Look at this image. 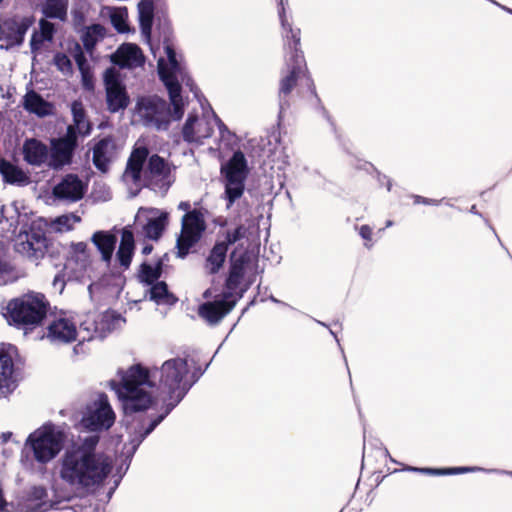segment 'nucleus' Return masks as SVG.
Returning a JSON list of instances; mask_svg holds the SVG:
<instances>
[{
	"label": "nucleus",
	"instance_id": "1",
	"mask_svg": "<svg viewBox=\"0 0 512 512\" xmlns=\"http://www.w3.org/2000/svg\"><path fill=\"white\" fill-rule=\"evenodd\" d=\"M119 380L109 381L126 415L157 408L154 416L142 415L128 426L129 443L124 454L131 458L142 441L183 400L196 382L190 374L188 361L174 357L152 369L140 364L118 371Z\"/></svg>",
	"mask_w": 512,
	"mask_h": 512
},
{
	"label": "nucleus",
	"instance_id": "2",
	"mask_svg": "<svg viewBox=\"0 0 512 512\" xmlns=\"http://www.w3.org/2000/svg\"><path fill=\"white\" fill-rule=\"evenodd\" d=\"M99 439L98 435L80 437L57 461L56 475L70 498L94 493L112 471V458L98 449Z\"/></svg>",
	"mask_w": 512,
	"mask_h": 512
},
{
	"label": "nucleus",
	"instance_id": "3",
	"mask_svg": "<svg viewBox=\"0 0 512 512\" xmlns=\"http://www.w3.org/2000/svg\"><path fill=\"white\" fill-rule=\"evenodd\" d=\"M158 63V74L168 90L173 110L165 100L157 96L142 97L135 108V117L144 126L158 130H166L171 120H179L184 113V101L181 96V86L186 85L193 91V82L185 68L177 60L172 44L165 42L163 53L160 48H151Z\"/></svg>",
	"mask_w": 512,
	"mask_h": 512
},
{
	"label": "nucleus",
	"instance_id": "4",
	"mask_svg": "<svg viewBox=\"0 0 512 512\" xmlns=\"http://www.w3.org/2000/svg\"><path fill=\"white\" fill-rule=\"evenodd\" d=\"M123 321L120 315L111 310L88 313L84 317L73 312L60 311L49 319L44 338L55 345L91 341L104 338L120 327Z\"/></svg>",
	"mask_w": 512,
	"mask_h": 512
},
{
	"label": "nucleus",
	"instance_id": "5",
	"mask_svg": "<svg viewBox=\"0 0 512 512\" xmlns=\"http://www.w3.org/2000/svg\"><path fill=\"white\" fill-rule=\"evenodd\" d=\"M148 154L146 147H136L127 161L122 178L132 196L142 187L165 194L174 181L168 163L158 155H152L147 162Z\"/></svg>",
	"mask_w": 512,
	"mask_h": 512
},
{
	"label": "nucleus",
	"instance_id": "6",
	"mask_svg": "<svg viewBox=\"0 0 512 512\" xmlns=\"http://www.w3.org/2000/svg\"><path fill=\"white\" fill-rule=\"evenodd\" d=\"M280 10L279 17L283 28V37L285 46L288 47L289 53L286 58L288 71L282 77L280 82V108H284V98H286L295 87L298 79L306 76V65L302 52L298 49L300 44V30H294L288 22L285 13L283 0H279Z\"/></svg>",
	"mask_w": 512,
	"mask_h": 512
},
{
	"label": "nucleus",
	"instance_id": "7",
	"mask_svg": "<svg viewBox=\"0 0 512 512\" xmlns=\"http://www.w3.org/2000/svg\"><path fill=\"white\" fill-rule=\"evenodd\" d=\"M66 441L67 434L62 426L46 423L29 434L23 452L32 453L40 464H47L58 456Z\"/></svg>",
	"mask_w": 512,
	"mask_h": 512
},
{
	"label": "nucleus",
	"instance_id": "8",
	"mask_svg": "<svg viewBox=\"0 0 512 512\" xmlns=\"http://www.w3.org/2000/svg\"><path fill=\"white\" fill-rule=\"evenodd\" d=\"M49 303L41 293L30 292L11 300L4 313L9 324L18 328L33 329L45 318Z\"/></svg>",
	"mask_w": 512,
	"mask_h": 512
},
{
	"label": "nucleus",
	"instance_id": "9",
	"mask_svg": "<svg viewBox=\"0 0 512 512\" xmlns=\"http://www.w3.org/2000/svg\"><path fill=\"white\" fill-rule=\"evenodd\" d=\"M178 209L187 211L182 218L181 233L177 239V256L184 258L190 252V249L200 240L206 229L203 214L199 210L190 209L189 202H180Z\"/></svg>",
	"mask_w": 512,
	"mask_h": 512
},
{
	"label": "nucleus",
	"instance_id": "10",
	"mask_svg": "<svg viewBox=\"0 0 512 512\" xmlns=\"http://www.w3.org/2000/svg\"><path fill=\"white\" fill-rule=\"evenodd\" d=\"M115 420L116 414L107 395L100 393L86 404L81 423L90 431L100 432L110 429Z\"/></svg>",
	"mask_w": 512,
	"mask_h": 512
},
{
	"label": "nucleus",
	"instance_id": "11",
	"mask_svg": "<svg viewBox=\"0 0 512 512\" xmlns=\"http://www.w3.org/2000/svg\"><path fill=\"white\" fill-rule=\"evenodd\" d=\"M225 181V195L229 208L244 192V183L248 175L247 160L241 151H236L221 168Z\"/></svg>",
	"mask_w": 512,
	"mask_h": 512
},
{
	"label": "nucleus",
	"instance_id": "12",
	"mask_svg": "<svg viewBox=\"0 0 512 512\" xmlns=\"http://www.w3.org/2000/svg\"><path fill=\"white\" fill-rule=\"evenodd\" d=\"M68 493H59L54 490L53 497L49 495L48 490L43 486L31 487L26 495L18 504L19 512H47L52 509H58L62 500H69Z\"/></svg>",
	"mask_w": 512,
	"mask_h": 512
},
{
	"label": "nucleus",
	"instance_id": "13",
	"mask_svg": "<svg viewBox=\"0 0 512 512\" xmlns=\"http://www.w3.org/2000/svg\"><path fill=\"white\" fill-rule=\"evenodd\" d=\"M34 23L32 16L14 15L0 19V49L20 46L27 30Z\"/></svg>",
	"mask_w": 512,
	"mask_h": 512
},
{
	"label": "nucleus",
	"instance_id": "14",
	"mask_svg": "<svg viewBox=\"0 0 512 512\" xmlns=\"http://www.w3.org/2000/svg\"><path fill=\"white\" fill-rule=\"evenodd\" d=\"M92 255L85 242L72 243L65 270L70 278L82 281L91 277Z\"/></svg>",
	"mask_w": 512,
	"mask_h": 512
},
{
	"label": "nucleus",
	"instance_id": "15",
	"mask_svg": "<svg viewBox=\"0 0 512 512\" xmlns=\"http://www.w3.org/2000/svg\"><path fill=\"white\" fill-rule=\"evenodd\" d=\"M135 224L142 234L151 240H158L168 224V213L157 208H139Z\"/></svg>",
	"mask_w": 512,
	"mask_h": 512
},
{
	"label": "nucleus",
	"instance_id": "16",
	"mask_svg": "<svg viewBox=\"0 0 512 512\" xmlns=\"http://www.w3.org/2000/svg\"><path fill=\"white\" fill-rule=\"evenodd\" d=\"M218 117L212 113L202 117L189 115L182 129L183 139L188 143L201 145L210 138Z\"/></svg>",
	"mask_w": 512,
	"mask_h": 512
},
{
	"label": "nucleus",
	"instance_id": "17",
	"mask_svg": "<svg viewBox=\"0 0 512 512\" xmlns=\"http://www.w3.org/2000/svg\"><path fill=\"white\" fill-rule=\"evenodd\" d=\"M104 84L109 111L115 113L124 110L128 106L129 97L115 69L111 68L106 70L104 74Z\"/></svg>",
	"mask_w": 512,
	"mask_h": 512
},
{
	"label": "nucleus",
	"instance_id": "18",
	"mask_svg": "<svg viewBox=\"0 0 512 512\" xmlns=\"http://www.w3.org/2000/svg\"><path fill=\"white\" fill-rule=\"evenodd\" d=\"M17 348L8 345L0 349V398L7 397L17 386L14 374V357Z\"/></svg>",
	"mask_w": 512,
	"mask_h": 512
},
{
	"label": "nucleus",
	"instance_id": "19",
	"mask_svg": "<svg viewBox=\"0 0 512 512\" xmlns=\"http://www.w3.org/2000/svg\"><path fill=\"white\" fill-rule=\"evenodd\" d=\"M76 145V133H73L72 128H67V132L64 137L52 141L50 166L57 169L69 164Z\"/></svg>",
	"mask_w": 512,
	"mask_h": 512
},
{
	"label": "nucleus",
	"instance_id": "20",
	"mask_svg": "<svg viewBox=\"0 0 512 512\" xmlns=\"http://www.w3.org/2000/svg\"><path fill=\"white\" fill-rule=\"evenodd\" d=\"M231 292H225L220 300L206 302L199 307V315L210 325L218 324L236 305Z\"/></svg>",
	"mask_w": 512,
	"mask_h": 512
},
{
	"label": "nucleus",
	"instance_id": "21",
	"mask_svg": "<svg viewBox=\"0 0 512 512\" xmlns=\"http://www.w3.org/2000/svg\"><path fill=\"white\" fill-rule=\"evenodd\" d=\"M92 152L95 167L101 172H106L117 159L120 146L113 137H105L94 145Z\"/></svg>",
	"mask_w": 512,
	"mask_h": 512
},
{
	"label": "nucleus",
	"instance_id": "22",
	"mask_svg": "<svg viewBox=\"0 0 512 512\" xmlns=\"http://www.w3.org/2000/svg\"><path fill=\"white\" fill-rule=\"evenodd\" d=\"M86 184L74 174H68L54 186L53 195L56 199L65 202H77L83 198Z\"/></svg>",
	"mask_w": 512,
	"mask_h": 512
},
{
	"label": "nucleus",
	"instance_id": "23",
	"mask_svg": "<svg viewBox=\"0 0 512 512\" xmlns=\"http://www.w3.org/2000/svg\"><path fill=\"white\" fill-rule=\"evenodd\" d=\"M252 269V262L250 256L247 253H242L237 255L236 252L231 254V263L229 274L226 279V288L227 292H231L233 294L236 291L242 281L244 280L245 275Z\"/></svg>",
	"mask_w": 512,
	"mask_h": 512
},
{
	"label": "nucleus",
	"instance_id": "24",
	"mask_svg": "<svg viewBox=\"0 0 512 512\" xmlns=\"http://www.w3.org/2000/svg\"><path fill=\"white\" fill-rule=\"evenodd\" d=\"M45 246V237L39 232L19 231L15 240V249L27 257H38Z\"/></svg>",
	"mask_w": 512,
	"mask_h": 512
},
{
	"label": "nucleus",
	"instance_id": "25",
	"mask_svg": "<svg viewBox=\"0 0 512 512\" xmlns=\"http://www.w3.org/2000/svg\"><path fill=\"white\" fill-rule=\"evenodd\" d=\"M112 61L124 68H136L144 63L141 49L132 43L122 44L112 55Z\"/></svg>",
	"mask_w": 512,
	"mask_h": 512
},
{
	"label": "nucleus",
	"instance_id": "26",
	"mask_svg": "<svg viewBox=\"0 0 512 512\" xmlns=\"http://www.w3.org/2000/svg\"><path fill=\"white\" fill-rule=\"evenodd\" d=\"M135 250V239L131 230L124 228L121 232V240L116 252V261L123 270L129 268Z\"/></svg>",
	"mask_w": 512,
	"mask_h": 512
},
{
	"label": "nucleus",
	"instance_id": "27",
	"mask_svg": "<svg viewBox=\"0 0 512 512\" xmlns=\"http://www.w3.org/2000/svg\"><path fill=\"white\" fill-rule=\"evenodd\" d=\"M91 241L100 252L102 261L110 264L117 243L116 236L107 231H97L92 235Z\"/></svg>",
	"mask_w": 512,
	"mask_h": 512
},
{
	"label": "nucleus",
	"instance_id": "28",
	"mask_svg": "<svg viewBox=\"0 0 512 512\" xmlns=\"http://www.w3.org/2000/svg\"><path fill=\"white\" fill-rule=\"evenodd\" d=\"M54 24L47 21L46 19H41L39 21V30H35L32 33L30 40V48L33 54H36L45 43H50L54 37Z\"/></svg>",
	"mask_w": 512,
	"mask_h": 512
},
{
	"label": "nucleus",
	"instance_id": "29",
	"mask_svg": "<svg viewBox=\"0 0 512 512\" xmlns=\"http://www.w3.org/2000/svg\"><path fill=\"white\" fill-rule=\"evenodd\" d=\"M24 159L31 165L40 166L48 159L47 146L36 139H29L23 145Z\"/></svg>",
	"mask_w": 512,
	"mask_h": 512
},
{
	"label": "nucleus",
	"instance_id": "30",
	"mask_svg": "<svg viewBox=\"0 0 512 512\" xmlns=\"http://www.w3.org/2000/svg\"><path fill=\"white\" fill-rule=\"evenodd\" d=\"M71 112L73 116V124L69 125L68 128H72L73 133H76L77 136L89 135L91 126L89 121L86 119V113L82 102L74 101L71 104Z\"/></svg>",
	"mask_w": 512,
	"mask_h": 512
},
{
	"label": "nucleus",
	"instance_id": "31",
	"mask_svg": "<svg viewBox=\"0 0 512 512\" xmlns=\"http://www.w3.org/2000/svg\"><path fill=\"white\" fill-rule=\"evenodd\" d=\"M138 14L142 36L149 41L154 16L153 0H141L138 4Z\"/></svg>",
	"mask_w": 512,
	"mask_h": 512
},
{
	"label": "nucleus",
	"instance_id": "32",
	"mask_svg": "<svg viewBox=\"0 0 512 512\" xmlns=\"http://www.w3.org/2000/svg\"><path fill=\"white\" fill-rule=\"evenodd\" d=\"M24 108L40 117L52 114L53 107L35 91H29L24 97Z\"/></svg>",
	"mask_w": 512,
	"mask_h": 512
},
{
	"label": "nucleus",
	"instance_id": "33",
	"mask_svg": "<svg viewBox=\"0 0 512 512\" xmlns=\"http://www.w3.org/2000/svg\"><path fill=\"white\" fill-rule=\"evenodd\" d=\"M227 243L217 241L211 249L205 263V269L209 274L217 273L223 266L227 256Z\"/></svg>",
	"mask_w": 512,
	"mask_h": 512
},
{
	"label": "nucleus",
	"instance_id": "34",
	"mask_svg": "<svg viewBox=\"0 0 512 512\" xmlns=\"http://www.w3.org/2000/svg\"><path fill=\"white\" fill-rule=\"evenodd\" d=\"M76 64L81 73V81L82 86L87 91H92L94 89V78L90 69V65L85 58L84 53L82 52L79 45L76 46V53L74 55Z\"/></svg>",
	"mask_w": 512,
	"mask_h": 512
},
{
	"label": "nucleus",
	"instance_id": "35",
	"mask_svg": "<svg viewBox=\"0 0 512 512\" xmlns=\"http://www.w3.org/2000/svg\"><path fill=\"white\" fill-rule=\"evenodd\" d=\"M106 29L100 24H94L86 28L82 36L84 48L90 56L93 55V49L96 44L103 40Z\"/></svg>",
	"mask_w": 512,
	"mask_h": 512
},
{
	"label": "nucleus",
	"instance_id": "36",
	"mask_svg": "<svg viewBox=\"0 0 512 512\" xmlns=\"http://www.w3.org/2000/svg\"><path fill=\"white\" fill-rule=\"evenodd\" d=\"M0 173L4 180L11 184L21 185L28 181L27 176L21 169L4 160L0 161Z\"/></svg>",
	"mask_w": 512,
	"mask_h": 512
},
{
	"label": "nucleus",
	"instance_id": "37",
	"mask_svg": "<svg viewBox=\"0 0 512 512\" xmlns=\"http://www.w3.org/2000/svg\"><path fill=\"white\" fill-rule=\"evenodd\" d=\"M42 11L48 18L63 20L67 12V0H45Z\"/></svg>",
	"mask_w": 512,
	"mask_h": 512
},
{
	"label": "nucleus",
	"instance_id": "38",
	"mask_svg": "<svg viewBox=\"0 0 512 512\" xmlns=\"http://www.w3.org/2000/svg\"><path fill=\"white\" fill-rule=\"evenodd\" d=\"M162 263L157 261L155 264L142 263L139 270V278L147 285H152L158 282L161 275Z\"/></svg>",
	"mask_w": 512,
	"mask_h": 512
},
{
	"label": "nucleus",
	"instance_id": "39",
	"mask_svg": "<svg viewBox=\"0 0 512 512\" xmlns=\"http://www.w3.org/2000/svg\"><path fill=\"white\" fill-rule=\"evenodd\" d=\"M150 286L148 293L151 300L158 304H171L174 302L173 296L168 292L165 282L158 281Z\"/></svg>",
	"mask_w": 512,
	"mask_h": 512
},
{
	"label": "nucleus",
	"instance_id": "40",
	"mask_svg": "<svg viewBox=\"0 0 512 512\" xmlns=\"http://www.w3.org/2000/svg\"><path fill=\"white\" fill-rule=\"evenodd\" d=\"M405 470L415 471L429 475H451V474H462L466 472H473L479 470L476 467H456V468H416V467H407Z\"/></svg>",
	"mask_w": 512,
	"mask_h": 512
},
{
	"label": "nucleus",
	"instance_id": "41",
	"mask_svg": "<svg viewBox=\"0 0 512 512\" xmlns=\"http://www.w3.org/2000/svg\"><path fill=\"white\" fill-rule=\"evenodd\" d=\"M107 11L112 25L119 33H124L129 30L127 25L128 14L126 8H107Z\"/></svg>",
	"mask_w": 512,
	"mask_h": 512
},
{
	"label": "nucleus",
	"instance_id": "42",
	"mask_svg": "<svg viewBox=\"0 0 512 512\" xmlns=\"http://www.w3.org/2000/svg\"><path fill=\"white\" fill-rule=\"evenodd\" d=\"M215 126H217L219 130V149L221 146L231 148L236 144L237 137L235 133L231 132L219 118Z\"/></svg>",
	"mask_w": 512,
	"mask_h": 512
},
{
	"label": "nucleus",
	"instance_id": "43",
	"mask_svg": "<svg viewBox=\"0 0 512 512\" xmlns=\"http://www.w3.org/2000/svg\"><path fill=\"white\" fill-rule=\"evenodd\" d=\"M248 234V228L244 224H238L234 228L227 229L225 233V239L221 240L222 243H227V247L229 245L240 242L245 239Z\"/></svg>",
	"mask_w": 512,
	"mask_h": 512
},
{
	"label": "nucleus",
	"instance_id": "44",
	"mask_svg": "<svg viewBox=\"0 0 512 512\" xmlns=\"http://www.w3.org/2000/svg\"><path fill=\"white\" fill-rule=\"evenodd\" d=\"M81 218L75 214H66L58 217L55 222V229L59 232L71 230L76 223H79Z\"/></svg>",
	"mask_w": 512,
	"mask_h": 512
},
{
	"label": "nucleus",
	"instance_id": "45",
	"mask_svg": "<svg viewBox=\"0 0 512 512\" xmlns=\"http://www.w3.org/2000/svg\"><path fill=\"white\" fill-rule=\"evenodd\" d=\"M53 63L64 76H70L73 73V64L64 53H56L53 57Z\"/></svg>",
	"mask_w": 512,
	"mask_h": 512
},
{
	"label": "nucleus",
	"instance_id": "46",
	"mask_svg": "<svg viewBox=\"0 0 512 512\" xmlns=\"http://www.w3.org/2000/svg\"><path fill=\"white\" fill-rule=\"evenodd\" d=\"M19 275L14 268L6 261L0 258V285L12 283L18 279Z\"/></svg>",
	"mask_w": 512,
	"mask_h": 512
},
{
	"label": "nucleus",
	"instance_id": "47",
	"mask_svg": "<svg viewBox=\"0 0 512 512\" xmlns=\"http://www.w3.org/2000/svg\"><path fill=\"white\" fill-rule=\"evenodd\" d=\"M414 203L415 204H424V205H439L440 201L416 195V196H414Z\"/></svg>",
	"mask_w": 512,
	"mask_h": 512
},
{
	"label": "nucleus",
	"instance_id": "48",
	"mask_svg": "<svg viewBox=\"0 0 512 512\" xmlns=\"http://www.w3.org/2000/svg\"><path fill=\"white\" fill-rule=\"evenodd\" d=\"M359 234L367 242H370L372 240V229L368 225L361 226L359 229Z\"/></svg>",
	"mask_w": 512,
	"mask_h": 512
},
{
	"label": "nucleus",
	"instance_id": "49",
	"mask_svg": "<svg viewBox=\"0 0 512 512\" xmlns=\"http://www.w3.org/2000/svg\"><path fill=\"white\" fill-rule=\"evenodd\" d=\"M53 287L55 289H58L60 292L63 291L64 289V280L62 279V277L60 275H56L54 280H53Z\"/></svg>",
	"mask_w": 512,
	"mask_h": 512
},
{
	"label": "nucleus",
	"instance_id": "50",
	"mask_svg": "<svg viewBox=\"0 0 512 512\" xmlns=\"http://www.w3.org/2000/svg\"><path fill=\"white\" fill-rule=\"evenodd\" d=\"M77 342H78V344L75 345L73 348V353L76 355L79 354L80 352L83 353L82 347H83V343H84V342H80V341H77Z\"/></svg>",
	"mask_w": 512,
	"mask_h": 512
},
{
	"label": "nucleus",
	"instance_id": "51",
	"mask_svg": "<svg viewBox=\"0 0 512 512\" xmlns=\"http://www.w3.org/2000/svg\"><path fill=\"white\" fill-rule=\"evenodd\" d=\"M11 436H12V433H11V432L3 433V434L1 435L2 442H3V443H6V442L10 439V437H11Z\"/></svg>",
	"mask_w": 512,
	"mask_h": 512
},
{
	"label": "nucleus",
	"instance_id": "52",
	"mask_svg": "<svg viewBox=\"0 0 512 512\" xmlns=\"http://www.w3.org/2000/svg\"><path fill=\"white\" fill-rule=\"evenodd\" d=\"M153 247L151 245H145L142 249V253L148 255L152 252Z\"/></svg>",
	"mask_w": 512,
	"mask_h": 512
},
{
	"label": "nucleus",
	"instance_id": "53",
	"mask_svg": "<svg viewBox=\"0 0 512 512\" xmlns=\"http://www.w3.org/2000/svg\"><path fill=\"white\" fill-rule=\"evenodd\" d=\"M8 209H10V210H13V211H14V209H13L12 207L7 208V207H4V206H3V207L1 208V216H2L3 218H7V216L5 215V213H6V211H7Z\"/></svg>",
	"mask_w": 512,
	"mask_h": 512
},
{
	"label": "nucleus",
	"instance_id": "54",
	"mask_svg": "<svg viewBox=\"0 0 512 512\" xmlns=\"http://www.w3.org/2000/svg\"><path fill=\"white\" fill-rule=\"evenodd\" d=\"M493 3H494V4H496V5H498V6H500V7H501L502 9H504L505 11H507V12H509V13H511V14H512V9L507 8V7H505V6H502V5L498 4V3H497V2H495V1H493Z\"/></svg>",
	"mask_w": 512,
	"mask_h": 512
},
{
	"label": "nucleus",
	"instance_id": "55",
	"mask_svg": "<svg viewBox=\"0 0 512 512\" xmlns=\"http://www.w3.org/2000/svg\"><path fill=\"white\" fill-rule=\"evenodd\" d=\"M217 223L220 225V226H224L226 224V220L223 219V220H219L217 221Z\"/></svg>",
	"mask_w": 512,
	"mask_h": 512
},
{
	"label": "nucleus",
	"instance_id": "56",
	"mask_svg": "<svg viewBox=\"0 0 512 512\" xmlns=\"http://www.w3.org/2000/svg\"><path fill=\"white\" fill-rule=\"evenodd\" d=\"M391 186H392L391 181L388 179V180H387V190H388V191H390V190H391Z\"/></svg>",
	"mask_w": 512,
	"mask_h": 512
},
{
	"label": "nucleus",
	"instance_id": "57",
	"mask_svg": "<svg viewBox=\"0 0 512 512\" xmlns=\"http://www.w3.org/2000/svg\"><path fill=\"white\" fill-rule=\"evenodd\" d=\"M93 286H94L93 284H90V285L88 286V291H89L90 295H92V289H93Z\"/></svg>",
	"mask_w": 512,
	"mask_h": 512
},
{
	"label": "nucleus",
	"instance_id": "58",
	"mask_svg": "<svg viewBox=\"0 0 512 512\" xmlns=\"http://www.w3.org/2000/svg\"><path fill=\"white\" fill-rule=\"evenodd\" d=\"M392 224H393V222L391 220H388L386 222V227H390V226H392Z\"/></svg>",
	"mask_w": 512,
	"mask_h": 512
},
{
	"label": "nucleus",
	"instance_id": "59",
	"mask_svg": "<svg viewBox=\"0 0 512 512\" xmlns=\"http://www.w3.org/2000/svg\"><path fill=\"white\" fill-rule=\"evenodd\" d=\"M209 295H210V291H209V290L205 291V293H204V297H205V298H208V297H209Z\"/></svg>",
	"mask_w": 512,
	"mask_h": 512
},
{
	"label": "nucleus",
	"instance_id": "60",
	"mask_svg": "<svg viewBox=\"0 0 512 512\" xmlns=\"http://www.w3.org/2000/svg\"><path fill=\"white\" fill-rule=\"evenodd\" d=\"M471 212H472V213H475V214L477 213V211H476V207H475V206H472V208H471Z\"/></svg>",
	"mask_w": 512,
	"mask_h": 512
},
{
	"label": "nucleus",
	"instance_id": "61",
	"mask_svg": "<svg viewBox=\"0 0 512 512\" xmlns=\"http://www.w3.org/2000/svg\"><path fill=\"white\" fill-rule=\"evenodd\" d=\"M3 0H0V3L2 2Z\"/></svg>",
	"mask_w": 512,
	"mask_h": 512
}]
</instances>
